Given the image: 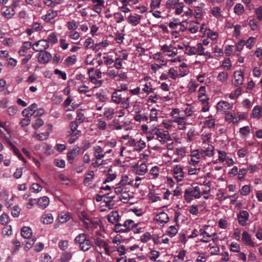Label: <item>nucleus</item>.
I'll use <instances>...</instances> for the list:
<instances>
[{
	"label": "nucleus",
	"instance_id": "34",
	"mask_svg": "<svg viewBox=\"0 0 262 262\" xmlns=\"http://www.w3.org/2000/svg\"><path fill=\"white\" fill-rule=\"evenodd\" d=\"M135 120L137 122H147L148 120V116L145 114L137 113L135 117Z\"/></svg>",
	"mask_w": 262,
	"mask_h": 262
},
{
	"label": "nucleus",
	"instance_id": "24",
	"mask_svg": "<svg viewBox=\"0 0 262 262\" xmlns=\"http://www.w3.org/2000/svg\"><path fill=\"white\" fill-rule=\"evenodd\" d=\"M262 107L259 105H256L252 111L251 116L253 118L259 119L261 116Z\"/></svg>",
	"mask_w": 262,
	"mask_h": 262
},
{
	"label": "nucleus",
	"instance_id": "9",
	"mask_svg": "<svg viewBox=\"0 0 262 262\" xmlns=\"http://www.w3.org/2000/svg\"><path fill=\"white\" fill-rule=\"evenodd\" d=\"M94 243L100 249H103L106 254H109L110 247L108 243L99 237H97L94 239Z\"/></svg>",
	"mask_w": 262,
	"mask_h": 262
},
{
	"label": "nucleus",
	"instance_id": "2",
	"mask_svg": "<svg viewBox=\"0 0 262 262\" xmlns=\"http://www.w3.org/2000/svg\"><path fill=\"white\" fill-rule=\"evenodd\" d=\"M112 101L115 104H121L124 108L129 106L130 96L126 93H121L120 90H116L112 95Z\"/></svg>",
	"mask_w": 262,
	"mask_h": 262
},
{
	"label": "nucleus",
	"instance_id": "45",
	"mask_svg": "<svg viewBox=\"0 0 262 262\" xmlns=\"http://www.w3.org/2000/svg\"><path fill=\"white\" fill-rule=\"evenodd\" d=\"M11 150L13 151V152L21 161H23L24 163L26 162V159L24 158V157L21 154L20 151L14 145H12V147H11Z\"/></svg>",
	"mask_w": 262,
	"mask_h": 262
},
{
	"label": "nucleus",
	"instance_id": "28",
	"mask_svg": "<svg viewBox=\"0 0 262 262\" xmlns=\"http://www.w3.org/2000/svg\"><path fill=\"white\" fill-rule=\"evenodd\" d=\"M169 217L168 215L164 212H161L157 215V220L161 224L167 223Z\"/></svg>",
	"mask_w": 262,
	"mask_h": 262
},
{
	"label": "nucleus",
	"instance_id": "42",
	"mask_svg": "<svg viewBox=\"0 0 262 262\" xmlns=\"http://www.w3.org/2000/svg\"><path fill=\"white\" fill-rule=\"evenodd\" d=\"M176 71L174 70V68H170L169 70V71H168V75L172 79H176V77H178V78H180V77H184L187 74H179L177 75H176Z\"/></svg>",
	"mask_w": 262,
	"mask_h": 262
},
{
	"label": "nucleus",
	"instance_id": "26",
	"mask_svg": "<svg viewBox=\"0 0 262 262\" xmlns=\"http://www.w3.org/2000/svg\"><path fill=\"white\" fill-rule=\"evenodd\" d=\"M184 111L185 115L184 117H186V119L187 117H191L193 113L195 112V107L191 104H187Z\"/></svg>",
	"mask_w": 262,
	"mask_h": 262
},
{
	"label": "nucleus",
	"instance_id": "12",
	"mask_svg": "<svg viewBox=\"0 0 262 262\" xmlns=\"http://www.w3.org/2000/svg\"><path fill=\"white\" fill-rule=\"evenodd\" d=\"M233 84L235 86L242 85L244 81V72L242 71H236L234 72Z\"/></svg>",
	"mask_w": 262,
	"mask_h": 262
},
{
	"label": "nucleus",
	"instance_id": "64",
	"mask_svg": "<svg viewBox=\"0 0 262 262\" xmlns=\"http://www.w3.org/2000/svg\"><path fill=\"white\" fill-rule=\"evenodd\" d=\"M198 86V84L196 83L195 81H191L188 85V91L190 93L194 92L196 88Z\"/></svg>",
	"mask_w": 262,
	"mask_h": 262
},
{
	"label": "nucleus",
	"instance_id": "44",
	"mask_svg": "<svg viewBox=\"0 0 262 262\" xmlns=\"http://www.w3.org/2000/svg\"><path fill=\"white\" fill-rule=\"evenodd\" d=\"M226 119L227 121L229 122H232L233 123H237L239 121V119H238V118L234 115L231 113H228L226 115Z\"/></svg>",
	"mask_w": 262,
	"mask_h": 262
},
{
	"label": "nucleus",
	"instance_id": "60",
	"mask_svg": "<svg viewBox=\"0 0 262 262\" xmlns=\"http://www.w3.org/2000/svg\"><path fill=\"white\" fill-rule=\"evenodd\" d=\"M222 66L225 69L229 70L231 68L230 59L229 58H225L223 61Z\"/></svg>",
	"mask_w": 262,
	"mask_h": 262
},
{
	"label": "nucleus",
	"instance_id": "47",
	"mask_svg": "<svg viewBox=\"0 0 262 262\" xmlns=\"http://www.w3.org/2000/svg\"><path fill=\"white\" fill-rule=\"evenodd\" d=\"M97 126L100 130H104L106 129V122L103 119L100 118L97 120Z\"/></svg>",
	"mask_w": 262,
	"mask_h": 262
},
{
	"label": "nucleus",
	"instance_id": "11",
	"mask_svg": "<svg viewBox=\"0 0 262 262\" xmlns=\"http://www.w3.org/2000/svg\"><path fill=\"white\" fill-rule=\"evenodd\" d=\"M52 57L51 54L46 51L39 52L37 55L38 61L40 63H48Z\"/></svg>",
	"mask_w": 262,
	"mask_h": 262
},
{
	"label": "nucleus",
	"instance_id": "21",
	"mask_svg": "<svg viewBox=\"0 0 262 262\" xmlns=\"http://www.w3.org/2000/svg\"><path fill=\"white\" fill-rule=\"evenodd\" d=\"M79 124L76 122L72 121L69 125L70 130L69 131V135H72L73 136H79L81 134V131L77 129L79 126Z\"/></svg>",
	"mask_w": 262,
	"mask_h": 262
},
{
	"label": "nucleus",
	"instance_id": "17",
	"mask_svg": "<svg viewBox=\"0 0 262 262\" xmlns=\"http://www.w3.org/2000/svg\"><path fill=\"white\" fill-rule=\"evenodd\" d=\"M107 220L112 224L117 223L121 221V217L117 211H113L108 214Z\"/></svg>",
	"mask_w": 262,
	"mask_h": 262
},
{
	"label": "nucleus",
	"instance_id": "52",
	"mask_svg": "<svg viewBox=\"0 0 262 262\" xmlns=\"http://www.w3.org/2000/svg\"><path fill=\"white\" fill-rule=\"evenodd\" d=\"M46 40L48 43L49 42H51L53 44L56 43L58 41L57 36L55 33L50 34Z\"/></svg>",
	"mask_w": 262,
	"mask_h": 262
},
{
	"label": "nucleus",
	"instance_id": "63",
	"mask_svg": "<svg viewBox=\"0 0 262 262\" xmlns=\"http://www.w3.org/2000/svg\"><path fill=\"white\" fill-rule=\"evenodd\" d=\"M184 7V3L182 2H179L176 6L175 10V13L177 15L181 14L183 12V9Z\"/></svg>",
	"mask_w": 262,
	"mask_h": 262
},
{
	"label": "nucleus",
	"instance_id": "39",
	"mask_svg": "<svg viewBox=\"0 0 262 262\" xmlns=\"http://www.w3.org/2000/svg\"><path fill=\"white\" fill-rule=\"evenodd\" d=\"M96 98L100 102H105L108 99L106 94L104 92H99L96 94Z\"/></svg>",
	"mask_w": 262,
	"mask_h": 262
},
{
	"label": "nucleus",
	"instance_id": "27",
	"mask_svg": "<svg viewBox=\"0 0 262 262\" xmlns=\"http://www.w3.org/2000/svg\"><path fill=\"white\" fill-rule=\"evenodd\" d=\"M115 114V110L112 107H105L104 108L103 116L107 119L111 120Z\"/></svg>",
	"mask_w": 262,
	"mask_h": 262
},
{
	"label": "nucleus",
	"instance_id": "14",
	"mask_svg": "<svg viewBox=\"0 0 262 262\" xmlns=\"http://www.w3.org/2000/svg\"><path fill=\"white\" fill-rule=\"evenodd\" d=\"M183 170V168L180 165H177L173 167V177L178 182L181 181L184 177Z\"/></svg>",
	"mask_w": 262,
	"mask_h": 262
},
{
	"label": "nucleus",
	"instance_id": "49",
	"mask_svg": "<svg viewBox=\"0 0 262 262\" xmlns=\"http://www.w3.org/2000/svg\"><path fill=\"white\" fill-rule=\"evenodd\" d=\"M212 117V115L208 116V120L204 122V124L210 128H213L215 126V120Z\"/></svg>",
	"mask_w": 262,
	"mask_h": 262
},
{
	"label": "nucleus",
	"instance_id": "20",
	"mask_svg": "<svg viewBox=\"0 0 262 262\" xmlns=\"http://www.w3.org/2000/svg\"><path fill=\"white\" fill-rule=\"evenodd\" d=\"M141 16L139 14H130L128 17V22L133 26H136L140 23Z\"/></svg>",
	"mask_w": 262,
	"mask_h": 262
},
{
	"label": "nucleus",
	"instance_id": "37",
	"mask_svg": "<svg viewBox=\"0 0 262 262\" xmlns=\"http://www.w3.org/2000/svg\"><path fill=\"white\" fill-rule=\"evenodd\" d=\"M184 52L186 54L191 56L196 54V47L186 46L184 49Z\"/></svg>",
	"mask_w": 262,
	"mask_h": 262
},
{
	"label": "nucleus",
	"instance_id": "56",
	"mask_svg": "<svg viewBox=\"0 0 262 262\" xmlns=\"http://www.w3.org/2000/svg\"><path fill=\"white\" fill-rule=\"evenodd\" d=\"M85 118L84 114L81 112H77L76 120L74 121L80 124L85 120Z\"/></svg>",
	"mask_w": 262,
	"mask_h": 262
},
{
	"label": "nucleus",
	"instance_id": "22",
	"mask_svg": "<svg viewBox=\"0 0 262 262\" xmlns=\"http://www.w3.org/2000/svg\"><path fill=\"white\" fill-rule=\"evenodd\" d=\"M49 199L46 196L40 198L37 202L38 206L41 209L46 208L49 205Z\"/></svg>",
	"mask_w": 262,
	"mask_h": 262
},
{
	"label": "nucleus",
	"instance_id": "48",
	"mask_svg": "<svg viewBox=\"0 0 262 262\" xmlns=\"http://www.w3.org/2000/svg\"><path fill=\"white\" fill-rule=\"evenodd\" d=\"M145 146L146 143L144 141L140 139L137 142V145L136 146L135 150L137 152H140L143 149H144L145 147Z\"/></svg>",
	"mask_w": 262,
	"mask_h": 262
},
{
	"label": "nucleus",
	"instance_id": "57",
	"mask_svg": "<svg viewBox=\"0 0 262 262\" xmlns=\"http://www.w3.org/2000/svg\"><path fill=\"white\" fill-rule=\"evenodd\" d=\"M251 189L249 185H245L243 186L240 190V193L242 195H247L250 192Z\"/></svg>",
	"mask_w": 262,
	"mask_h": 262
},
{
	"label": "nucleus",
	"instance_id": "25",
	"mask_svg": "<svg viewBox=\"0 0 262 262\" xmlns=\"http://www.w3.org/2000/svg\"><path fill=\"white\" fill-rule=\"evenodd\" d=\"M71 219L70 213L69 212H62L59 214L58 216V220L59 222L62 224L65 223Z\"/></svg>",
	"mask_w": 262,
	"mask_h": 262
},
{
	"label": "nucleus",
	"instance_id": "43",
	"mask_svg": "<svg viewBox=\"0 0 262 262\" xmlns=\"http://www.w3.org/2000/svg\"><path fill=\"white\" fill-rule=\"evenodd\" d=\"M179 3V0H167L166 3V8L170 10H174Z\"/></svg>",
	"mask_w": 262,
	"mask_h": 262
},
{
	"label": "nucleus",
	"instance_id": "10",
	"mask_svg": "<svg viewBox=\"0 0 262 262\" xmlns=\"http://www.w3.org/2000/svg\"><path fill=\"white\" fill-rule=\"evenodd\" d=\"M237 218L238 223L243 226L247 225V222L249 218V214L248 211L246 210H241L237 214Z\"/></svg>",
	"mask_w": 262,
	"mask_h": 262
},
{
	"label": "nucleus",
	"instance_id": "40",
	"mask_svg": "<svg viewBox=\"0 0 262 262\" xmlns=\"http://www.w3.org/2000/svg\"><path fill=\"white\" fill-rule=\"evenodd\" d=\"M228 77V73L226 72L223 71L219 73L216 78L217 80L220 82L225 83L227 80Z\"/></svg>",
	"mask_w": 262,
	"mask_h": 262
},
{
	"label": "nucleus",
	"instance_id": "13",
	"mask_svg": "<svg viewBox=\"0 0 262 262\" xmlns=\"http://www.w3.org/2000/svg\"><path fill=\"white\" fill-rule=\"evenodd\" d=\"M80 152V148L78 146H75L72 149L67 153L68 160L70 163H73L75 158L78 156Z\"/></svg>",
	"mask_w": 262,
	"mask_h": 262
},
{
	"label": "nucleus",
	"instance_id": "32",
	"mask_svg": "<svg viewBox=\"0 0 262 262\" xmlns=\"http://www.w3.org/2000/svg\"><path fill=\"white\" fill-rule=\"evenodd\" d=\"M87 175L90 177H86L83 180V184L85 186H89L91 184L94 178L95 174L93 171H90L88 172Z\"/></svg>",
	"mask_w": 262,
	"mask_h": 262
},
{
	"label": "nucleus",
	"instance_id": "53",
	"mask_svg": "<svg viewBox=\"0 0 262 262\" xmlns=\"http://www.w3.org/2000/svg\"><path fill=\"white\" fill-rule=\"evenodd\" d=\"M117 56L116 58L122 61L126 60L128 58V54L123 51H119L116 54Z\"/></svg>",
	"mask_w": 262,
	"mask_h": 262
},
{
	"label": "nucleus",
	"instance_id": "5",
	"mask_svg": "<svg viewBox=\"0 0 262 262\" xmlns=\"http://www.w3.org/2000/svg\"><path fill=\"white\" fill-rule=\"evenodd\" d=\"M200 152L202 157H211L214 155V147L211 144L205 143L203 144Z\"/></svg>",
	"mask_w": 262,
	"mask_h": 262
},
{
	"label": "nucleus",
	"instance_id": "36",
	"mask_svg": "<svg viewBox=\"0 0 262 262\" xmlns=\"http://www.w3.org/2000/svg\"><path fill=\"white\" fill-rule=\"evenodd\" d=\"M92 246V242L89 239H86L81 245L79 249L83 251H88Z\"/></svg>",
	"mask_w": 262,
	"mask_h": 262
},
{
	"label": "nucleus",
	"instance_id": "41",
	"mask_svg": "<svg viewBox=\"0 0 262 262\" xmlns=\"http://www.w3.org/2000/svg\"><path fill=\"white\" fill-rule=\"evenodd\" d=\"M211 14L215 18H219L222 17L221 9L219 7H213L211 10Z\"/></svg>",
	"mask_w": 262,
	"mask_h": 262
},
{
	"label": "nucleus",
	"instance_id": "18",
	"mask_svg": "<svg viewBox=\"0 0 262 262\" xmlns=\"http://www.w3.org/2000/svg\"><path fill=\"white\" fill-rule=\"evenodd\" d=\"M58 11L50 9L47 11L46 15L41 16V18L46 22H49L51 19L56 17L58 15Z\"/></svg>",
	"mask_w": 262,
	"mask_h": 262
},
{
	"label": "nucleus",
	"instance_id": "54",
	"mask_svg": "<svg viewBox=\"0 0 262 262\" xmlns=\"http://www.w3.org/2000/svg\"><path fill=\"white\" fill-rule=\"evenodd\" d=\"M128 177L127 175H124L122 177L121 179L119 182V184H120L122 186H126L127 185H130L133 181L130 180L129 182L128 181Z\"/></svg>",
	"mask_w": 262,
	"mask_h": 262
},
{
	"label": "nucleus",
	"instance_id": "16",
	"mask_svg": "<svg viewBox=\"0 0 262 262\" xmlns=\"http://www.w3.org/2000/svg\"><path fill=\"white\" fill-rule=\"evenodd\" d=\"M242 241L245 245L252 247L255 246V243L252 241L251 235L246 231H244L242 234Z\"/></svg>",
	"mask_w": 262,
	"mask_h": 262
},
{
	"label": "nucleus",
	"instance_id": "31",
	"mask_svg": "<svg viewBox=\"0 0 262 262\" xmlns=\"http://www.w3.org/2000/svg\"><path fill=\"white\" fill-rule=\"evenodd\" d=\"M87 239L85 233H80L74 239V243L79 246L81 245Z\"/></svg>",
	"mask_w": 262,
	"mask_h": 262
},
{
	"label": "nucleus",
	"instance_id": "33",
	"mask_svg": "<svg viewBox=\"0 0 262 262\" xmlns=\"http://www.w3.org/2000/svg\"><path fill=\"white\" fill-rule=\"evenodd\" d=\"M199 23L197 21H191L190 22L188 26L189 31L192 34L196 33L199 30L198 24Z\"/></svg>",
	"mask_w": 262,
	"mask_h": 262
},
{
	"label": "nucleus",
	"instance_id": "46",
	"mask_svg": "<svg viewBox=\"0 0 262 262\" xmlns=\"http://www.w3.org/2000/svg\"><path fill=\"white\" fill-rule=\"evenodd\" d=\"M73 254L71 252H65L62 253L60 256V258L63 262H69L72 259Z\"/></svg>",
	"mask_w": 262,
	"mask_h": 262
},
{
	"label": "nucleus",
	"instance_id": "55",
	"mask_svg": "<svg viewBox=\"0 0 262 262\" xmlns=\"http://www.w3.org/2000/svg\"><path fill=\"white\" fill-rule=\"evenodd\" d=\"M76 61V57L75 55H72L67 57L64 61L66 64L68 65H73Z\"/></svg>",
	"mask_w": 262,
	"mask_h": 262
},
{
	"label": "nucleus",
	"instance_id": "1",
	"mask_svg": "<svg viewBox=\"0 0 262 262\" xmlns=\"http://www.w3.org/2000/svg\"><path fill=\"white\" fill-rule=\"evenodd\" d=\"M138 226V224L135 223L133 220L127 219L123 223H116L113 230L116 233H128Z\"/></svg>",
	"mask_w": 262,
	"mask_h": 262
},
{
	"label": "nucleus",
	"instance_id": "23",
	"mask_svg": "<svg viewBox=\"0 0 262 262\" xmlns=\"http://www.w3.org/2000/svg\"><path fill=\"white\" fill-rule=\"evenodd\" d=\"M32 234V229L28 226H24L21 229V235L26 239L29 238Z\"/></svg>",
	"mask_w": 262,
	"mask_h": 262
},
{
	"label": "nucleus",
	"instance_id": "3",
	"mask_svg": "<svg viewBox=\"0 0 262 262\" xmlns=\"http://www.w3.org/2000/svg\"><path fill=\"white\" fill-rule=\"evenodd\" d=\"M201 196V190L199 186H190L185 190L184 198L187 203H190L193 199H199Z\"/></svg>",
	"mask_w": 262,
	"mask_h": 262
},
{
	"label": "nucleus",
	"instance_id": "8",
	"mask_svg": "<svg viewBox=\"0 0 262 262\" xmlns=\"http://www.w3.org/2000/svg\"><path fill=\"white\" fill-rule=\"evenodd\" d=\"M49 47V44L46 39L40 40L32 46L33 49L35 52H40L45 51V50L48 49Z\"/></svg>",
	"mask_w": 262,
	"mask_h": 262
},
{
	"label": "nucleus",
	"instance_id": "30",
	"mask_svg": "<svg viewBox=\"0 0 262 262\" xmlns=\"http://www.w3.org/2000/svg\"><path fill=\"white\" fill-rule=\"evenodd\" d=\"M156 90L155 88H153L151 86V84L150 83H146L145 84L143 85V87L141 89L142 94L143 93H145L146 95H149L151 93H154V91Z\"/></svg>",
	"mask_w": 262,
	"mask_h": 262
},
{
	"label": "nucleus",
	"instance_id": "50",
	"mask_svg": "<svg viewBox=\"0 0 262 262\" xmlns=\"http://www.w3.org/2000/svg\"><path fill=\"white\" fill-rule=\"evenodd\" d=\"M186 119V117L182 116V118L176 123L178 125L179 129L184 130L186 129L187 125Z\"/></svg>",
	"mask_w": 262,
	"mask_h": 262
},
{
	"label": "nucleus",
	"instance_id": "51",
	"mask_svg": "<svg viewBox=\"0 0 262 262\" xmlns=\"http://www.w3.org/2000/svg\"><path fill=\"white\" fill-rule=\"evenodd\" d=\"M106 74L112 79H115L118 76V73L111 67H108Z\"/></svg>",
	"mask_w": 262,
	"mask_h": 262
},
{
	"label": "nucleus",
	"instance_id": "6",
	"mask_svg": "<svg viewBox=\"0 0 262 262\" xmlns=\"http://www.w3.org/2000/svg\"><path fill=\"white\" fill-rule=\"evenodd\" d=\"M161 50L163 53H165L166 55L169 57H173L178 54L177 48L171 44L164 45L161 46Z\"/></svg>",
	"mask_w": 262,
	"mask_h": 262
},
{
	"label": "nucleus",
	"instance_id": "15",
	"mask_svg": "<svg viewBox=\"0 0 262 262\" xmlns=\"http://www.w3.org/2000/svg\"><path fill=\"white\" fill-rule=\"evenodd\" d=\"M133 170L136 174L143 176L147 172V165L144 163H142L140 165L136 164L133 166Z\"/></svg>",
	"mask_w": 262,
	"mask_h": 262
},
{
	"label": "nucleus",
	"instance_id": "59",
	"mask_svg": "<svg viewBox=\"0 0 262 262\" xmlns=\"http://www.w3.org/2000/svg\"><path fill=\"white\" fill-rule=\"evenodd\" d=\"M167 232L168 235L173 237L178 232V229L175 226H171L168 228Z\"/></svg>",
	"mask_w": 262,
	"mask_h": 262
},
{
	"label": "nucleus",
	"instance_id": "58",
	"mask_svg": "<svg viewBox=\"0 0 262 262\" xmlns=\"http://www.w3.org/2000/svg\"><path fill=\"white\" fill-rule=\"evenodd\" d=\"M44 124V121L40 118L36 119L32 123V127L34 129H37Z\"/></svg>",
	"mask_w": 262,
	"mask_h": 262
},
{
	"label": "nucleus",
	"instance_id": "62",
	"mask_svg": "<svg viewBox=\"0 0 262 262\" xmlns=\"http://www.w3.org/2000/svg\"><path fill=\"white\" fill-rule=\"evenodd\" d=\"M207 35L212 40H215L218 37V33L217 32H212L210 29H209L207 33Z\"/></svg>",
	"mask_w": 262,
	"mask_h": 262
},
{
	"label": "nucleus",
	"instance_id": "61",
	"mask_svg": "<svg viewBox=\"0 0 262 262\" xmlns=\"http://www.w3.org/2000/svg\"><path fill=\"white\" fill-rule=\"evenodd\" d=\"M255 38L254 37H250L245 42V45L249 49H251L253 47V44L255 42Z\"/></svg>",
	"mask_w": 262,
	"mask_h": 262
},
{
	"label": "nucleus",
	"instance_id": "19",
	"mask_svg": "<svg viewBox=\"0 0 262 262\" xmlns=\"http://www.w3.org/2000/svg\"><path fill=\"white\" fill-rule=\"evenodd\" d=\"M231 108L230 104L226 101H221L217 104L216 109L217 111L226 112Z\"/></svg>",
	"mask_w": 262,
	"mask_h": 262
},
{
	"label": "nucleus",
	"instance_id": "7",
	"mask_svg": "<svg viewBox=\"0 0 262 262\" xmlns=\"http://www.w3.org/2000/svg\"><path fill=\"white\" fill-rule=\"evenodd\" d=\"M2 15L7 19L12 18L15 14V11L10 6H4L1 10Z\"/></svg>",
	"mask_w": 262,
	"mask_h": 262
},
{
	"label": "nucleus",
	"instance_id": "29",
	"mask_svg": "<svg viewBox=\"0 0 262 262\" xmlns=\"http://www.w3.org/2000/svg\"><path fill=\"white\" fill-rule=\"evenodd\" d=\"M160 168L158 166L152 167L149 170V179H156L159 176Z\"/></svg>",
	"mask_w": 262,
	"mask_h": 262
},
{
	"label": "nucleus",
	"instance_id": "38",
	"mask_svg": "<svg viewBox=\"0 0 262 262\" xmlns=\"http://www.w3.org/2000/svg\"><path fill=\"white\" fill-rule=\"evenodd\" d=\"M42 223L45 224H50L53 222V217L51 213L43 214L42 216Z\"/></svg>",
	"mask_w": 262,
	"mask_h": 262
},
{
	"label": "nucleus",
	"instance_id": "35",
	"mask_svg": "<svg viewBox=\"0 0 262 262\" xmlns=\"http://www.w3.org/2000/svg\"><path fill=\"white\" fill-rule=\"evenodd\" d=\"M245 10L244 6L241 3L236 4L234 7V13L238 16L242 15Z\"/></svg>",
	"mask_w": 262,
	"mask_h": 262
},
{
	"label": "nucleus",
	"instance_id": "4",
	"mask_svg": "<svg viewBox=\"0 0 262 262\" xmlns=\"http://www.w3.org/2000/svg\"><path fill=\"white\" fill-rule=\"evenodd\" d=\"M154 135L155 139L158 140L162 144L172 140L168 132L162 128H155Z\"/></svg>",
	"mask_w": 262,
	"mask_h": 262
}]
</instances>
